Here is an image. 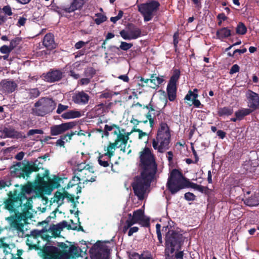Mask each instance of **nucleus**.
Listing matches in <instances>:
<instances>
[{
    "mask_svg": "<svg viewBox=\"0 0 259 259\" xmlns=\"http://www.w3.org/2000/svg\"><path fill=\"white\" fill-rule=\"evenodd\" d=\"M16 187L11 197L5 202V207L10 211L14 212L16 216L19 215V217H21L22 219L23 222H21V220L19 221L15 220L11 226L17 231L19 237H24L27 235L25 219L31 216L29 210L32 207V194L34 190L31 184Z\"/></svg>",
    "mask_w": 259,
    "mask_h": 259,
    "instance_id": "nucleus-1",
    "label": "nucleus"
},
{
    "mask_svg": "<svg viewBox=\"0 0 259 259\" xmlns=\"http://www.w3.org/2000/svg\"><path fill=\"white\" fill-rule=\"evenodd\" d=\"M140 161L143 171L140 176L135 178L132 187L135 195L139 200H142L150 187L157 167L154 156L148 148H145L141 152Z\"/></svg>",
    "mask_w": 259,
    "mask_h": 259,
    "instance_id": "nucleus-2",
    "label": "nucleus"
},
{
    "mask_svg": "<svg viewBox=\"0 0 259 259\" xmlns=\"http://www.w3.org/2000/svg\"><path fill=\"white\" fill-rule=\"evenodd\" d=\"M171 134L166 123L160 124L156 136L153 139L152 146L159 153H164L168 150L170 145Z\"/></svg>",
    "mask_w": 259,
    "mask_h": 259,
    "instance_id": "nucleus-3",
    "label": "nucleus"
},
{
    "mask_svg": "<svg viewBox=\"0 0 259 259\" xmlns=\"http://www.w3.org/2000/svg\"><path fill=\"white\" fill-rule=\"evenodd\" d=\"M165 255L169 257L175 249L180 247L184 241L183 234L180 229L169 230L165 236Z\"/></svg>",
    "mask_w": 259,
    "mask_h": 259,
    "instance_id": "nucleus-4",
    "label": "nucleus"
},
{
    "mask_svg": "<svg viewBox=\"0 0 259 259\" xmlns=\"http://www.w3.org/2000/svg\"><path fill=\"white\" fill-rule=\"evenodd\" d=\"M187 179L177 169H174L170 173L167 182V187L172 194H175L180 190L187 188Z\"/></svg>",
    "mask_w": 259,
    "mask_h": 259,
    "instance_id": "nucleus-5",
    "label": "nucleus"
},
{
    "mask_svg": "<svg viewBox=\"0 0 259 259\" xmlns=\"http://www.w3.org/2000/svg\"><path fill=\"white\" fill-rule=\"evenodd\" d=\"M55 101L49 98H42L35 103L33 112L37 116H44L52 112L56 107Z\"/></svg>",
    "mask_w": 259,
    "mask_h": 259,
    "instance_id": "nucleus-6",
    "label": "nucleus"
},
{
    "mask_svg": "<svg viewBox=\"0 0 259 259\" xmlns=\"http://www.w3.org/2000/svg\"><path fill=\"white\" fill-rule=\"evenodd\" d=\"M159 6L158 2L152 1L149 3L139 5L138 8V11L143 16L144 21L148 22L152 19Z\"/></svg>",
    "mask_w": 259,
    "mask_h": 259,
    "instance_id": "nucleus-7",
    "label": "nucleus"
},
{
    "mask_svg": "<svg viewBox=\"0 0 259 259\" xmlns=\"http://www.w3.org/2000/svg\"><path fill=\"white\" fill-rule=\"evenodd\" d=\"M144 213V211L142 209L134 211L133 214L129 213L128 218L123 227V232L125 233L135 224L139 223L143 225L147 224L149 220L145 218Z\"/></svg>",
    "mask_w": 259,
    "mask_h": 259,
    "instance_id": "nucleus-8",
    "label": "nucleus"
},
{
    "mask_svg": "<svg viewBox=\"0 0 259 259\" xmlns=\"http://www.w3.org/2000/svg\"><path fill=\"white\" fill-rule=\"evenodd\" d=\"M128 139V134L126 135H120L119 137H117L114 143H110L108 147H104V151L106 152L104 154L108 157V159H110L111 157L114 155L115 148L122 147L123 145H125Z\"/></svg>",
    "mask_w": 259,
    "mask_h": 259,
    "instance_id": "nucleus-9",
    "label": "nucleus"
},
{
    "mask_svg": "<svg viewBox=\"0 0 259 259\" xmlns=\"http://www.w3.org/2000/svg\"><path fill=\"white\" fill-rule=\"evenodd\" d=\"M121 36L125 40L136 39L141 35V30L133 24H129L125 29L120 31Z\"/></svg>",
    "mask_w": 259,
    "mask_h": 259,
    "instance_id": "nucleus-10",
    "label": "nucleus"
},
{
    "mask_svg": "<svg viewBox=\"0 0 259 259\" xmlns=\"http://www.w3.org/2000/svg\"><path fill=\"white\" fill-rule=\"evenodd\" d=\"M180 77L179 71L176 70L170 77L167 86V92L169 101H173L176 97L177 87L176 83Z\"/></svg>",
    "mask_w": 259,
    "mask_h": 259,
    "instance_id": "nucleus-11",
    "label": "nucleus"
},
{
    "mask_svg": "<svg viewBox=\"0 0 259 259\" xmlns=\"http://www.w3.org/2000/svg\"><path fill=\"white\" fill-rule=\"evenodd\" d=\"M66 199L68 202H74V196L66 192L63 189L62 191H57L54 194L53 198H52L51 201L56 203L58 206H60L64 203V200Z\"/></svg>",
    "mask_w": 259,
    "mask_h": 259,
    "instance_id": "nucleus-12",
    "label": "nucleus"
},
{
    "mask_svg": "<svg viewBox=\"0 0 259 259\" xmlns=\"http://www.w3.org/2000/svg\"><path fill=\"white\" fill-rule=\"evenodd\" d=\"M75 125V122L71 121L63 123L59 125H54L50 127L51 134L52 136H57L72 128Z\"/></svg>",
    "mask_w": 259,
    "mask_h": 259,
    "instance_id": "nucleus-13",
    "label": "nucleus"
},
{
    "mask_svg": "<svg viewBox=\"0 0 259 259\" xmlns=\"http://www.w3.org/2000/svg\"><path fill=\"white\" fill-rule=\"evenodd\" d=\"M87 168H84L81 172H77V175L79 176L81 181L85 182H93L96 181V176L94 175V169L92 166H87Z\"/></svg>",
    "mask_w": 259,
    "mask_h": 259,
    "instance_id": "nucleus-14",
    "label": "nucleus"
},
{
    "mask_svg": "<svg viewBox=\"0 0 259 259\" xmlns=\"http://www.w3.org/2000/svg\"><path fill=\"white\" fill-rule=\"evenodd\" d=\"M0 137L2 138H11L17 139L26 138L23 133L17 132L14 129L7 127L0 129Z\"/></svg>",
    "mask_w": 259,
    "mask_h": 259,
    "instance_id": "nucleus-15",
    "label": "nucleus"
},
{
    "mask_svg": "<svg viewBox=\"0 0 259 259\" xmlns=\"http://www.w3.org/2000/svg\"><path fill=\"white\" fill-rule=\"evenodd\" d=\"M247 99V106L253 111L259 107V95L250 90H248L246 94Z\"/></svg>",
    "mask_w": 259,
    "mask_h": 259,
    "instance_id": "nucleus-16",
    "label": "nucleus"
},
{
    "mask_svg": "<svg viewBox=\"0 0 259 259\" xmlns=\"http://www.w3.org/2000/svg\"><path fill=\"white\" fill-rule=\"evenodd\" d=\"M18 167H20V170L22 169V172H20V174L23 178L27 179L29 176V175L32 171H36L38 170V168L36 166L35 163L32 164H29L28 165H25L23 164L18 163L16 166L15 169L17 171L19 170Z\"/></svg>",
    "mask_w": 259,
    "mask_h": 259,
    "instance_id": "nucleus-17",
    "label": "nucleus"
},
{
    "mask_svg": "<svg viewBox=\"0 0 259 259\" xmlns=\"http://www.w3.org/2000/svg\"><path fill=\"white\" fill-rule=\"evenodd\" d=\"M46 253L53 259H68V255L67 253H62L56 247L48 246L46 248Z\"/></svg>",
    "mask_w": 259,
    "mask_h": 259,
    "instance_id": "nucleus-18",
    "label": "nucleus"
},
{
    "mask_svg": "<svg viewBox=\"0 0 259 259\" xmlns=\"http://www.w3.org/2000/svg\"><path fill=\"white\" fill-rule=\"evenodd\" d=\"M145 108L148 110L146 117L149 120L151 126H152L154 124L155 118L160 114V111L159 108L154 107L151 103L147 105Z\"/></svg>",
    "mask_w": 259,
    "mask_h": 259,
    "instance_id": "nucleus-19",
    "label": "nucleus"
},
{
    "mask_svg": "<svg viewBox=\"0 0 259 259\" xmlns=\"http://www.w3.org/2000/svg\"><path fill=\"white\" fill-rule=\"evenodd\" d=\"M62 72L59 70H51L42 75L44 79L50 82L58 81L62 78Z\"/></svg>",
    "mask_w": 259,
    "mask_h": 259,
    "instance_id": "nucleus-20",
    "label": "nucleus"
},
{
    "mask_svg": "<svg viewBox=\"0 0 259 259\" xmlns=\"http://www.w3.org/2000/svg\"><path fill=\"white\" fill-rule=\"evenodd\" d=\"M90 99V96L83 91L75 93L72 96L74 103L79 105L87 104Z\"/></svg>",
    "mask_w": 259,
    "mask_h": 259,
    "instance_id": "nucleus-21",
    "label": "nucleus"
},
{
    "mask_svg": "<svg viewBox=\"0 0 259 259\" xmlns=\"http://www.w3.org/2000/svg\"><path fill=\"white\" fill-rule=\"evenodd\" d=\"M85 2V0H73L70 5L64 7L63 10L67 13H71L81 9Z\"/></svg>",
    "mask_w": 259,
    "mask_h": 259,
    "instance_id": "nucleus-22",
    "label": "nucleus"
},
{
    "mask_svg": "<svg viewBox=\"0 0 259 259\" xmlns=\"http://www.w3.org/2000/svg\"><path fill=\"white\" fill-rule=\"evenodd\" d=\"M2 90L6 93H12L14 92L17 87L15 81L4 80L1 83Z\"/></svg>",
    "mask_w": 259,
    "mask_h": 259,
    "instance_id": "nucleus-23",
    "label": "nucleus"
},
{
    "mask_svg": "<svg viewBox=\"0 0 259 259\" xmlns=\"http://www.w3.org/2000/svg\"><path fill=\"white\" fill-rule=\"evenodd\" d=\"M44 45L49 49H52L56 47L54 35L52 33L47 34L44 38Z\"/></svg>",
    "mask_w": 259,
    "mask_h": 259,
    "instance_id": "nucleus-24",
    "label": "nucleus"
},
{
    "mask_svg": "<svg viewBox=\"0 0 259 259\" xmlns=\"http://www.w3.org/2000/svg\"><path fill=\"white\" fill-rule=\"evenodd\" d=\"M129 257L130 259H153L151 253L149 251H144L141 254L136 252H131Z\"/></svg>",
    "mask_w": 259,
    "mask_h": 259,
    "instance_id": "nucleus-25",
    "label": "nucleus"
},
{
    "mask_svg": "<svg viewBox=\"0 0 259 259\" xmlns=\"http://www.w3.org/2000/svg\"><path fill=\"white\" fill-rule=\"evenodd\" d=\"M105 135L107 136L109 135L108 132L113 130V133L116 135L117 137H119L120 135H126L124 131H121L119 127H117L115 125H108L106 124L104 127Z\"/></svg>",
    "mask_w": 259,
    "mask_h": 259,
    "instance_id": "nucleus-26",
    "label": "nucleus"
},
{
    "mask_svg": "<svg viewBox=\"0 0 259 259\" xmlns=\"http://www.w3.org/2000/svg\"><path fill=\"white\" fill-rule=\"evenodd\" d=\"M164 81L162 77L157 76L156 74H152L150 79V83L148 85L153 89H156L159 87Z\"/></svg>",
    "mask_w": 259,
    "mask_h": 259,
    "instance_id": "nucleus-27",
    "label": "nucleus"
},
{
    "mask_svg": "<svg viewBox=\"0 0 259 259\" xmlns=\"http://www.w3.org/2000/svg\"><path fill=\"white\" fill-rule=\"evenodd\" d=\"M81 113L76 110H69L61 114V116L64 119H70L80 117Z\"/></svg>",
    "mask_w": 259,
    "mask_h": 259,
    "instance_id": "nucleus-28",
    "label": "nucleus"
},
{
    "mask_svg": "<svg viewBox=\"0 0 259 259\" xmlns=\"http://www.w3.org/2000/svg\"><path fill=\"white\" fill-rule=\"evenodd\" d=\"M231 35V31L227 27H224L218 30L216 33L217 38L219 39H223L224 38L228 37Z\"/></svg>",
    "mask_w": 259,
    "mask_h": 259,
    "instance_id": "nucleus-29",
    "label": "nucleus"
},
{
    "mask_svg": "<svg viewBox=\"0 0 259 259\" xmlns=\"http://www.w3.org/2000/svg\"><path fill=\"white\" fill-rule=\"evenodd\" d=\"M253 111L249 108H241L235 113V116L237 117L238 120H242L245 116L249 115Z\"/></svg>",
    "mask_w": 259,
    "mask_h": 259,
    "instance_id": "nucleus-30",
    "label": "nucleus"
},
{
    "mask_svg": "<svg viewBox=\"0 0 259 259\" xmlns=\"http://www.w3.org/2000/svg\"><path fill=\"white\" fill-rule=\"evenodd\" d=\"M49 172L47 170H44L42 173H38L36 175L37 179L35 181L39 184H45L48 180Z\"/></svg>",
    "mask_w": 259,
    "mask_h": 259,
    "instance_id": "nucleus-31",
    "label": "nucleus"
},
{
    "mask_svg": "<svg viewBox=\"0 0 259 259\" xmlns=\"http://www.w3.org/2000/svg\"><path fill=\"white\" fill-rule=\"evenodd\" d=\"M41 230H34L31 231V236L27 239V244L30 246L35 245L32 240L40 237Z\"/></svg>",
    "mask_w": 259,
    "mask_h": 259,
    "instance_id": "nucleus-32",
    "label": "nucleus"
},
{
    "mask_svg": "<svg viewBox=\"0 0 259 259\" xmlns=\"http://www.w3.org/2000/svg\"><path fill=\"white\" fill-rule=\"evenodd\" d=\"M244 203L246 205L249 206L258 205L259 204V197L258 194H255L250 198L245 199Z\"/></svg>",
    "mask_w": 259,
    "mask_h": 259,
    "instance_id": "nucleus-33",
    "label": "nucleus"
},
{
    "mask_svg": "<svg viewBox=\"0 0 259 259\" xmlns=\"http://www.w3.org/2000/svg\"><path fill=\"white\" fill-rule=\"evenodd\" d=\"M75 134L74 133H71L68 134L65 136H62L61 138L58 139L56 142V145L60 146H64L65 142H68L71 139V137Z\"/></svg>",
    "mask_w": 259,
    "mask_h": 259,
    "instance_id": "nucleus-34",
    "label": "nucleus"
},
{
    "mask_svg": "<svg viewBox=\"0 0 259 259\" xmlns=\"http://www.w3.org/2000/svg\"><path fill=\"white\" fill-rule=\"evenodd\" d=\"M233 113V109L232 107H224L220 108L218 110L219 116H229Z\"/></svg>",
    "mask_w": 259,
    "mask_h": 259,
    "instance_id": "nucleus-35",
    "label": "nucleus"
},
{
    "mask_svg": "<svg viewBox=\"0 0 259 259\" xmlns=\"http://www.w3.org/2000/svg\"><path fill=\"white\" fill-rule=\"evenodd\" d=\"M99 164L103 167H107L109 165L110 159H108V157L104 154L100 155L98 158Z\"/></svg>",
    "mask_w": 259,
    "mask_h": 259,
    "instance_id": "nucleus-36",
    "label": "nucleus"
},
{
    "mask_svg": "<svg viewBox=\"0 0 259 259\" xmlns=\"http://www.w3.org/2000/svg\"><path fill=\"white\" fill-rule=\"evenodd\" d=\"M95 16L96 18L94 19V21L97 25H100L105 22L107 19V17L102 13H96Z\"/></svg>",
    "mask_w": 259,
    "mask_h": 259,
    "instance_id": "nucleus-37",
    "label": "nucleus"
},
{
    "mask_svg": "<svg viewBox=\"0 0 259 259\" xmlns=\"http://www.w3.org/2000/svg\"><path fill=\"white\" fill-rule=\"evenodd\" d=\"M0 246L3 248V254L4 253L5 255L10 254V258L12 257V249L9 247V245L6 243H4L2 241H0Z\"/></svg>",
    "mask_w": 259,
    "mask_h": 259,
    "instance_id": "nucleus-38",
    "label": "nucleus"
},
{
    "mask_svg": "<svg viewBox=\"0 0 259 259\" xmlns=\"http://www.w3.org/2000/svg\"><path fill=\"white\" fill-rule=\"evenodd\" d=\"M246 31L247 28L245 25L242 22H239L236 27V33L243 35L246 33Z\"/></svg>",
    "mask_w": 259,
    "mask_h": 259,
    "instance_id": "nucleus-39",
    "label": "nucleus"
},
{
    "mask_svg": "<svg viewBox=\"0 0 259 259\" xmlns=\"http://www.w3.org/2000/svg\"><path fill=\"white\" fill-rule=\"evenodd\" d=\"M132 46H133L132 44L127 43V42H124V41H121L120 45L119 46V48L116 47H113V48H114L118 50H119V49H120L123 51H127L128 49H130V48H131L132 47Z\"/></svg>",
    "mask_w": 259,
    "mask_h": 259,
    "instance_id": "nucleus-40",
    "label": "nucleus"
},
{
    "mask_svg": "<svg viewBox=\"0 0 259 259\" xmlns=\"http://www.w3.org/2000/svg\"><path fill=\"white\" fill-rule=\"evenodd\" d=\"M40 237L45 240H48L53 237L52 235L49 232V229L44 228L41 230Z\"/></svg>",
    "mask_w": 259,
    "mask_h": 259,
    "instance_id": "nucleus-41",
    "label": "nucleus"
},
{
    "mask_svg": "<svg viewBox=\"0 0 259 259\" xmlns=\"http://www.w3.org/2000/svg\"><path fill=\"white\" fill-rule=\"evenodd\" d=\"M49 232L53 236H56L60 233V231L56 225H53L49 228Z\"/></svg>",
    "mask_w": 259,
    "mask_h": 259,
    "instance_id": "nucleus-42",
    "label": "nucleus"
},
{
    "mask_svg": "<svg viewBox=\"0 0 259 259\" xmlns=\"http://www.w3.org/2000/svg\"><path fill=\"white\" fill-rule=\"evenodd\" d=\"M95 73V70L92 67L88 68L84 71V76L90 79L93 77Z\"/></svg>",
    "mask_w": 259,
    "mask_h": 259,
    "instance_id": "nucleus-43",
    "label": "nucleus"
},
{
    "mask_svg": "<svg viewBox=\"0 0 259 259\" xmlns=\"http://www.w3.org/2000/svg\"><path fill=\"white\" fill-rule=\"evenodd\" d=\"M77 176H75L74 177H73L72 178V179L71 180V181H70L68 185H67V187H66L67 189H68L70 187H72L73 185H75L76 184H77L78 183V182L81 180V179L80 178H81L80 177H79V176H78V175H76Z\"/></svg>",
    "mask_w": 259,
    "mask_h": 259,
    "instance_id": "nucleus-44",
    "label": "nucleus"
},
{
    "mask_svg": "<svg viewBox=\"0 0 259 259\" xmlns=\"http://www.w3.org/2000/svg\"><path fill=\"white\" fill-rule=\"evenodd\" d=\"M30 98H35L39 95V92L37 89H32L29 90L28 92Z\"/></svg>",
    "mask_w": 259,
    "mask_h": 259,
    "instance_id": "nucleus-45",
    "label": "nucleus"
},
{
    "mask_svg": "<svg viewBox=\"0 0 259 259\" xmlns=\"http://www.w3.org/2000/svg\"><path fill=\"white\" fill-rule=\"evenodd\" d=\"M137 131L139 133V139L144 140L145 141V142H147L148 140V134L146 133L142 132V131L139 129L137 130Z\"/></svg>",
    "mask_w": 259,
    "mask_h": 259,
    "instance_id": "nucleus-46",
    "label": "nucleus"
},
{
    "mask_svg": "<svg viewBox=\"0 0 259 259\" xmlns=\"http://www.w3.org/2000/svg\"><path fill=\"white\" fill-rule=\"evenodd\" d=\"M161 226L159 224H157L156 225V233L157 235L158 240L159 241V244L162 243V237L160 232Z\"/></svg>",
    "mask_w": 259,
    "mask_h": 259,
    "instance_id": "nucleus-47",
    "label": "nucleus"
},
{
    "mask_svg": "<svg viewBox=\"0 0 259 259\" xmlns=\"http://www.w3.org/2000/svg\"><path fill=\"white\" fill-rule=\"evenodd\" d=\"M69 108L68 106L64 105L62 104H59L58 106V108L56 110V113L57 114H61L63 112L66 111Z\"/></svg>",
    "mask_w": 259,
    "mask_h": 259,
    "instance_id": "nucleus-48",
    "label": "nucleus"
},
{
    "mask_svg": "<svg viewBox=\"0 0 259 259\" xmlns=\"http://www.w3.org/2000/svg\"><path fill=\"white\" fill-rule=\"evenodd\" d=\"M44 134V131L42 130H40V129H32V130H30L28 132L27 136H30L34 135L35 134H40V135H41V134Z\"/></svg>",
    "mask_w": 259,
    "mask_h": 259,
    "instance_id": "nucleus-49",
    "label": "nucleus"
},
{
    "mask_svg": "<svg viewBox=\"0 0 259 259\" xmlns=\"http://www.w3.org/2000/svg\"><path fill=\"white\" fill-rule=\"evenodd\" d=\"M198 97V94L196 93H194L192 91H189L187 95L185 97V99L186 100L190 101L192 99V100L194 98H197Z\"/></svg>",
    "mask_w": 259,
    "mask_h": 259,
    "instance_id": "nucleus-50",
    "label": "nucleus"
},
{
    "mask_svg": "<svg viewBox=\"0 0 259 259\" xmlns=\"http://www.w3.org/2000/svg\"><path fill=\"white\" fill-rule=\"evenodd\" d=\"M2 11L6 15L10 16L13 15L12 9L10 6L7 5L4 6L2 9Z\"/></svg>",
    "mask_w": 259,
    "mask_h": 259,
    "instance_id": "nucleus-51",
    "label": "nucleus"
},
{
    "mask_svg": "<svg viewBox=\"0 0 259 259\" xmlns=\"http://www.w3.org/2000/svg\"><path fill=\"white\" fill-rule=\"evenodd\" d=\"M20 41L21 40L19 38H15L11 41L10 47L12 50L20 43Z\"/></svg>",
    "mask_w": 259,
    "mask_h": 259,
    "instance_id": "nucleus-52",
    "label": "nucleus"
},
{
    "mask_svg": "<svg viewBox=\"0 0 259 259\" xmlns=\"http://www.w3.org/2000/svg\"><path fill=\"white\" fill-rule=\"evenodd\" d=\"M87 166H91L89 164H85L83 163H80L77 165V167L75 170L76 174L77 175V172H81L83 169L84 168H87Z\"/></svg>",
    "mask_w": 259,
    "mask_h": 259,
    "instance_id": "nucleus-53",
    "label": "nucleus"
},
{
    "mask_svg": "<svg viewBox=\"0 0 259 259\" xmlns=\"http://www.w3.org/2000/svg\"><path fill=\"white\" fill-rule=\"evenodd\" d=\"M185 198L188 201H193L195 199V195L191 192H187L185 194Z\"/></svg>",
    "mask_w": 259,
    "mask_h": 259,
    "instance_id": "nucleus-54",
    "label": "nucleus"
},
{
    "mask_svg": "<svg viewBox=\"0 0 259 259\" xmlns=\"http://www.w3.org/2000/svg\"><path fill=\"white\" fill-rule=\"evenodd\" d=\"M0 51L3 54H9L11 51L12 49L10 47V46H3L0 48Z\"/></svg>",
    "mask_w": 259,
    "mask_h": 259,
    "instance_id": "nucleus-55",
    "label": "nucleus"
},
{
    "mask_svg": "<svg viewBox=\"0 0 259 259\" xmlns=\"http://www.w3.org/2000/svg\"><path fill=\"white\" fill-rule=\"evenodd\" d=\"M90 81L91 79L86 77L85 78H83L79 80L78 83L81 85H87L90 82Z\"/></svg>",
    "mask_w": 259,
    "mask_h": 259,
    "instance_id": "nucleus-56",
    "label": "nucleus"
},
{
    "mask_svg": "<svg viewBox=\"0 0 259 259\" xmlns=\"http://www.w3.org/2000/svg\"><path fill=\"white\" fill-rule=\"evenodd\" d=\"M239 66L237 64H234L231 67V68L230 70V73L231 74H233L238 72L239 71Z\"/></svg>",
    "mask_w": 259,
    "mask_h": 259,
    "instance_id": "nucleus-57",
    "label": "nucleus"
},
{
    "mask_svg": "<svg viewBox=\"0 0 259 259\" xmlns=\"http://www.w3.org/2000/svg\"><path fill=\"white\" fill-rule=\"evenodd\" d=\"M56 226L61 231L63 229L66 227H68V224L66 221H64L62 222H60V223L57 224Z\"/></svg>",
    "mask_w": 259,
    "mask_h": 259,
    "instance_id": "nucleus-58",
    "label": "nucleus"
},
{
    "mask_svg": "<svg viewBox=\"0 0 259 259\" xmlns=\"http://www.w3.org/2000/svg\"><path fill=\"white\" fill-rule=\"evenodd\" d=\"M186 185L187 188L191 187L196 190L199 185L194 183L190 182L188 180H187Z\"/></svg>",
    "mask_w": 259,
    "mask_h": 259,
    "instance_id": "nucleus-59",
    "label": "nucleus"
},
{
    "mask_svg": "<svg viewBox=\"0 0 259 259\" xmlns=\"http://www.w3.org/2000/svg\"><path fill=\"white\" fill-rule=\"evenodd\" d=\"M11 185V182L9 181H0V188H4L6 187H8Z\"/></svg>",
    "mask_w": 259,
    "mask_h": 259,
    "instance_id": "nucleus-60",
    "label": "nucleus"
},
{
    "mask_svg": "<svg viewBox=\"0 0 259 259\" xmlns=\"http://www.w3.org/2000/svg\"><path fill=\"white\" fill-rule=\"evenodd\" d=\"M88 44V42H84L83 41H79L76 42L75 45V48L76 49H79L83 47L85 45Z\"/></svg>",
    "mask_w": 259,
    "mask_h": 259,
    "instance_id": "nucleus-61",
    "label": "nucleus"
},
{
    "mask_svg": "<svg viewBox=\"0 0 259 259\" xmlns=\"http://www.w3.org/2000/svg\"><path fill=\"white\" fill-rule=\"evenodd\" d=\"M26 21V19L24 17H20L17 22V25L19 26H23Z\"/></svg>",
    "mask_w": 259,
    "mask_h": 259,
    "instance_id": "nucleus-62",
    "label": "nucleus"
},
{
    "mask_svg": "<svg viewBox=\"0 0 259 259\" xmlns=\"http://www.w3.org/2000/svg\"><path fill=\"white\" fill-rule=\"evenodd\" d=\"M139 230L138 227H133L132 228H130L128 232V235L129 236H132L133 233L137 232Z\"/></svg>",
    "mask_w": 259,
    "mask_h": 259,
    "instance_id": "nucleus-63",
    "label": "nucleus"
},
{
    "mask_svg": "<svg viewBox=\"0 0 259 259\" xmlns=\"http://www.w3.org/2000/svg\"><path fill=\"white\" fill-rule=\"evenodd\" d=\"M196 190L201 193H205L207 191V188L199 185Z\"/></svg>",
    "mask_w": 259,
    "mask_h": 259,
    "instance_id": "nucleus-64",
    "label": "nucleus"
}]
</instances>
